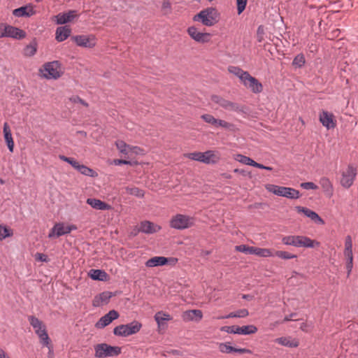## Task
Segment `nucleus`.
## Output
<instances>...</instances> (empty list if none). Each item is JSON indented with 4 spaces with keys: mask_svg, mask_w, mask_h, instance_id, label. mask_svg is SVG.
<instances>
[{
    "mask_svg": "<svg viewBox=\"0 0 358 358\" xmlns=\"http://www.w3.org/2000/svg\"><path fill=\"white\" fill-rule=\"evenodd\" d=\"M70 101L73 103H80L84 106H87V103L78 96H73L71 97Z\"/></svg>",
    "mask_w": 358,
    "mask_h": 358,
    "instance_id": "obj_55",
    "label": "nucleus"
},
{
    "mask_svg": "<svg viewBox=\"0 0 358 358\" xmlns=\"http://www.w3.org/2000/svg\"><path fill=\"white\" fill-rule=\"evenodd\" d=\"M154 318L159 329H164L166 327L165 322L172 320L171 316L164 311H158L155 315Z\"/></svg>",
    "mask_w": 358,
    "mask_h": 358,
    "instance_id": "obj_23",
    "label": "nucleus"
},
{
    "mask_svg": "<svg viewBox=\"0 0 358 358\" xmlns=\"http://www.w3.org/2000/svg\"><path fill=\"white\" fill-rule=\"evenodd\" d=\"M306 62L305 57L303 54L297 55L293 59L292 64L296 67H301Z\"/></svg>",
    "mask_w": 358,
    "mask_h": 358,
    "instance_id": "obj_43",
    "label": "nucleus"
},
{
    "mask_svg": "<svg viewBox=\"0 0 358 358\" xmlns=\"http://www.w3.org/2000/svg\"><path fill=\"white\" fill-rule=\"evenodd\" d=\"M344 246L343 255L345 259L353 258L352 240L350 235L345 236Z\"/></svg>",
    "mask_w": 358,
    "mask_h": 358,
    "instance_id": "obj_30",
    "label": "nucleus"
},
{
    "mask_svg": "<svg viewBox=\"0 0 358 358\" xmlns=\"http://www.w3.org/2000/svg\"><path fill=\"white\" fill-rule=\"evenodd\" d=\"M76 170L78 171L81 174H83L84 176H91V177H94V176H96V172L93 169L86 166L85 165L79 164Z\"/></svg>",
    "mask_w": 358,
    "mask_h": 358,
    "instance_id": "obj_36",
    "label": "nucleus"
},
{
    "mask_svg": "<svg viewBox=\"0 0 358 358\" xmlns=\"http://www.w3.org/2000/svg\"><path fill=\"white\" fill-rule=\"evenodd\" d=\"M219 350L222 353L229 354L234 350V347L229 345V343H222L219 345Z\"/></svg>",
    "mask_w": 358,
    "mask_h": 358,
    "instance_id": "obj_44",
    "label": "nucleus"
},
{
    "mask_svg": "<svg viewBox=\"0 0 358 358\" xmlns=\"http://www.w3.org/2000/svg\"><path fill=\"white\" fill-rule=\"evenodd\" d=\"M87 203L96 210H109L112 209L110 205L97 199L89 198L87 199Z\"/></svg>",
    "mask_w": 358,
    "mask_h": 358,
    "instance_id": "obj_22",
    "label": "nucleus"
},
{
    "mask_svg": "<svg viewBox=\"0 0 358 358\" xmlns=\"http://www.w3.org/2000/svg\"><path fill=\"white\" fill-rule=\"evenodd\" d=\"M234 159L243 164L249 165L254 166L255 161L249 157L243 155L241 154H237L234 156Z\"/></svg>",
    "mask_w": 358,
    "mask_h": 358,
    "instance_id": "obj_35",
    "label": "nucleus"
},
{
    "mask_svg": "<svg viewBox=\"0 0 358 358\" xmlns=\"http://www.w3.org/2000/svg\"><path fill=\"white\" fill-rule=\"evenodd\" d=\"M71 29L67 26L59 27L56 29L55 38L58 42L65 41L71 34Z\"/></svg>",
    "mask_w": 358,
    "mask_h": 358,
    "instance_id": "obj_27",
    "label": "nucleus"
},
{
    "mask_svg": "<svg viewBox=\"0 0 358 358\" xmlns=\"http://www.w3.org/2000/svg\"><path fill=\"white\" fill-rule=\"evenodd\" d=\"M36 259L40 262H46L48 261L47 255L43 253L37 252L35 255Z\"/></svg>",
    "mask_w": 358,
    "mask_h": 358,
    "instance_id": "obj_56",
    "label": "nucleus"
},
{
    "mask_svg": "<svg viewBox=\"0 0 358 358\" xmlns=\"http://www.w3.org/2000/svg\"><path fill=\"white\" fill-rule=\"evenodd\" d=\"M202 163L205 164H216L220 160V154L215 150H207L203 152Z\"/></svg>",
    "mask_w": 358,
    "mask_h": 358,
    "instance_id": "obj_17",
    "label": "nucleus"
},
{
    "mask_svg": "<svg viewBox=\"0 0 358 358\" xmlns=\"http://www.w3.org/2000/svg\"><path fill=\"white\" fill-rule=\"evenodd\" d=\"M310 327L309 324L306 323V322H303L301 324V327H300V329L303 331H308V328Z\"/></svg>",
    "mask_w": 358,
    "mask_h": 358,
    "instance_id": "obj_59",
    "label": "nucleus"
},
{
    "mask_svg": "<svg viewBox=\"0 0 358 358\" xmlns=\"http://www.w3.org/2000/svg\"><path fill=\"white\" fill-rule=\"evenodd\" d=\"M249 315V312L247 309L243 308L240 309L236 312L230 313L229 315L226 316H223L221 318H231V317H245Z\"/></svg>",
    "mask_w": 358,
    "mask_h": 358,
    "instance_id": "obj_38",
    "label": "nucleus"
},
{
    "mask_svg": "<svg viewBox=\"0 0 358 358\" xmlns=\"http://www.w3.org/2000/svg\"><path fill=\"white\" fill-rule=\"evenodd\" d=\"M356 175V169L352 166H348L346 171L342 174L341 180V185L345 188H349L353 184Z\"/></svg>",
    "mask_w": 358,
    "mask_h": 358,
    "instance_id": "obj_14",
    "label": "nucleus"
},
{
    "mask_svg": "<svg viewBox=\"0 0 358 358\" xmlns=\"http://www.w3.org/2000/svg\"><path fill=\"white\" fill-rule=\"evenodd\" d=\"M89 275L92 280L100 281L106 280L108 276L104 271L100 269H91Z\"/></svg>",
    "mask_w": 358,
    "mask_h": 358,
    "instance_id": "obj_32",
    "label": "nucleus"
},
{
    "mask_svg": "<svg viewBox=\"0 0 358 358\" xmlns=\"http://www.w3.org/2000/svg\"><path fill=\"white\" fill-rule=\"evenodd\" d=\"M273 255H275L276 257L282 259H291L296 258L297 256L296 255L291 254L288 252L285 251H275V254Z\"/></svg>",
    "mask_w": 358,
    "mask_h": 358,
    "instance_id": "obj_41",
    "label": "nucleus"
},
{
    "mask_svg": "<svg viewBox=\"0 0 358 358\" xmlns=\"http://www.w3.org/2000/svg\"><path fill=\"white\" fill-rule=\"evenodd\" d=\"M25 36L26 33L22 29L6 23H0V38L8 37L20 40Z\"/></svg>",
    "mask_w": 358,
    "mask_h": 358,
    "instance_id": "obj_6",
    "label": "nucleus"
},
{
    "mask_svg": "<svg viewBox=\"0 0 358 358\" xmlns=\"http://www.w3.org/2000/svg\"><path fill=\"white\" fill-rule=\"evenodd\" d=\"M229 71L235 75L236 76H237L240 79L241 83L249 74L248 71H243L242 69L238 66H229Z\"/></svg>",
    "mask_w": 358,
    "mask_h": 358,
    "instance_id": "obj_33",
    "label": "nucleus"
},
{
    "mask_svg": "<svg viewBox=\"0 0 358 358\" xmlns=\"http://www.w3.org/2000/svg\"><path fill=\"white\" fill-rule=\"evenodd\" d=\"M234 125L228 122L218 119L216 128L222 127L227 129H231Z\"/></svg>",
    "mask_w": 358,
    "mask_h": 358,
    "instance_id": "obj_50",
    "label": "nucleus"
},
{
    "mask_svg": "<svg viewBox=\"0 0 358 358\" xmlns=\"http://www.w3.org/2000/svg\"><path fill=\"white\" fill-rule=\"evenodd\" d=\"M266 189L269 192H271L275 195L286 197L290 199H296L300 197L299 192L292 187H287L273 184H268L266 186Z\"/></svg>",
    "mask_w": 358,
    "mask_h": 358,
    "instance_id": "obj_4",
    "label": "nucleus"
},
{
    "mask_svg": "<svg viewBox=\"0 0 358 358\" xmlns=\"http://www.w3.org/2000/svg\"><path fill=\"white\" fill-rule=\"evenodd\" d=\"M193 20L201 22L205 26L211 27L218 22L219 14L215 8L209 7L195 15Z\"/></svg>",
    "mask_w": 358,
    "mask_h": 358,
    "instance_id": "obj_3",
    "label": "nucleus"
},
{
    "mask_svg": "<svg viewBox=\"0 0 358 358\" xmlns=\"http://www.w3.org/2000/svg\"><path fill=\"white\" fill-rule=\"evenodd\" d=\"M253 249H254V247L248 246V245H243V244L236 246V251H238V252H243V253H245V254L252 255L253 254V252H252Z\"/></svg>",
    "mask_w": 358,
    "mask_h": 358,
    "instance_id": "obj_46",
    "label": "nucleus"
},
{
    "mask_svg": "<svg viewBox=\"0 0 358 358\" xmlns=\"http://www.w3.org/2000/svg\"><path fill=\"white\" fill-rule=\"evenodd\" d=\"M183 318L186 320H194V315L188 314V311H186L184 313Z\"/></svg>",
    "mask_w": 358,
    "mask_h": 358,
    "instance_id": "obj_58",
    "label": "nucleus"
},
{
    "mask_svg": "<svg viewBox=\"0 0 358 358\" xmlns=\"http://www.w3.org/2000/svg\"><path fill=\"white\" fill-rule=\"evenodd\" d=\"M275 342L282 346L289 348H297L299 345L296 339H291L290 337H280L275 340Z\"/></svg>",
    "mask_w": 358,
    "mask_h": 358,
    "instance_id": "obj_29",
    "label": "nucleus"
},
{
    "mask_svg": "<svg viewBox=\"0 0 358 358\" xmlns=\"http://www.w3.org/2000/svg\"><path fill=\"white\" fill-rule=\"evenodd\" d=\"M119 317V313L115 310H110L105 315L101 317L95 324V327L97 329H103L110 324L113 320H116Z\"/></svg>",
    "mask_w": 358,
    "mask_h": 358,
    "instance_id": "obj_15",
    "label": "nucleus"
},
{
    "mask_svg": "<svg viewBox=\"0 0 358 358\" xmlns=\"http://www.w3.org/2000/svg\"><path fill=\"white\" fill-rule=\"evenodd\" d=\"M221 331L227 332L229 334L250 335L255 334L257 331V328L252 324L243 327L233 325L222 327L221 328Z\"/></svg>",
    "mask_w": 358,
    "mask_h": 358,
    "instance_id": "obj_10",
    "label": "nucleus"
},
{
    "mask_svg": "<svg viewBox=\"0 0 358 358\" xmlns=\"http://www.w3.org/2000/svg\"><path fill=\"white\" fill-rule=\"evenodd\" d=\"M201 117L206 123H208L216 128L218 119H216L212 115L210 114H203L201 116Z\"/></svg>",
    "mask_w": 358,
    "mask_h": 358,
    "instance_id": "obj_42",
    "label": "nucleus"
},
{
    "mask_svg": "<svg viewBox=\"0 0 358 358\" xmlns=\"http://www.w3.org/2000/svg\"><path fill=\"white\" fill-rule=\"evenodd\" d=\"M159 229L158 226L149 221L141 222L139 227V231L145 234H152L157 232Z\"/></svg>",
    "mask_w": 358,
    "mask_h": 358,
    "instance_id": "obj_28",
    "label": "nucleus"
},
{
    "mask_svg": "<svg viewBox=\"0 0 358 358\" xmlns=\"http://www.w3.org/2000/svg\"><path fill=\"white\" fill-rule=\"evenodd\" d=\"M248 0H236L238 13L240 15L245 8Z\"/></svg>",
    "mask_w": 358,
    "mask_h": 358,
    "instance_id": "obj_51",
    "label": "nucleus"
},
{
    "mask_svg": "<svg viewBox=\"0 0 358 358\" xmlns=\"http://www.w3.org/2000/svg\"><path fill=\"white\" fill-rule=\"evenodd\" d=\"M113 294L110 292H104L95 296L92 304L95 307H99L102 306L103 303H107L110 299L112 297Z\"/></svg>",
    "mask_w": 358,
    "mask_h": 358,
    "instance_id": "obj_26",
    "label": "nucleus"
},
{
    "mask_svg": "<svg viewBox=\"0 0 358 358\" xmlns=\"http://www.w3.org/2000/svg\"><path fill=\"white\" fill-rule=\"evenodd\" d=\"M282 243L285 245L305 248H313L320 245L318 241L305 236H285L282 238Z\"/></svg>",
    "mask_w": 358,
    "mask_h": 358,
    "instance_id": "obj_2",
    "label": "nucleus"
},
{
    "mask_svg": "<svg viewBox=\"0 0 358 358\" xmlns=\"http://www.w3.org/2000/svg\"><path fill=\"white\" fill-rule=\"evenodd\" d=\"M115 164H129L130 162L124 160V159H118L115 161Z\"/></svg>",
    "mask_w": 358,
    "mask_h": 358,
    "instance_id": "obj_61",
    "label": "nucleus"
},
{
    "mask_svg": "<svg viewBox=\"0 0 358 358\" xmlns=\"http://www.w3.org/2000/svg\"><path fill=\"white\" fill-rule=\"evenodd\" d=\"M41 72L43 73V77L49 80H56L62 74L61 65L58 61H53L45 64L43 69H41Z\"/></svg>",
    "mask_w": 358,
    "mask_h": 358,
    "instance_id": "obj_7",
    "label": "nucleus"
},
{
    "mask_svg": "<svg viewBox=\"0 0 358 358\" xmlns=\"http://www.w3.org/2000/svg\"><path fill=\"white\" fill-rule=\"evenodd\" d=\"M127 192L131 195H134L138 197H143L144 196V192L136 187H127Z\"/></svg>",
    "mask_w": 358,
    "mask_h": 358,
    "instance_id": "obj_45",
    "label": "nucleus"
},
{
    "mask_svg": "<svg viewBox=\"0 0 358 358\" xmlns=\"http://www.w3.org/2000/svg\"><path fill=\"white\" fill-rule=\"evenodd\" d=\"M320 185L323 189L324 192L329 195L331 196L333 194V185L329 179L327 177H322L320 179L319 181Z\"/></svg>",
    "mask_w": 358,
    "mask_h": 358,
    "instance_id": "obj_31",
    "label": "nucleus"
},
{
    "mask_svg": "<svg viewBox=\"0 0 358 358\" xmlns=\"http://www.w3.org/2000/svg\"><path fill=\"white\" fill-rule=\"evenodd\" d=\"M187 32L189 36L197 43H206L209 42L211 38L210 34L199 31L197 28L194 26L188 27Z\"/></svg>",
    "mask_w": 358,
    "mask_h": 358,
    "instance_id": "obj_12",
    "label": "nucleus"
},
{
    "mask_svg": "<svg viewBox=\"0 0 358 358\" xmlns=\"http://www.w3.org/2000/svg\"><path fill=\"white\" fill-rule=\"evenodd\" d=\"M69 164H71L75 169H76L79 163L73 158H71V161L69 162Z\"/></svg>",
    "mask_w": 358,
    "mask_h": 358,
    "instance_id": "obj_60",
    "label": "nucleus"
},
{
    "mask_svg": "<svg viewBox=\"0 0 358 358\" xmlns=\"http://www.w3.org/2000/svg\"><path fill=\"white\" fill-rule=\"evenodd\" d=\"M296 209L299 213H303L307 217L310 218L315 223L320 224H324V220L315 211L302 206H296Z\"/></svg>",
    "mask_w": 358,
    "mask_h": 358,
    "instance_id": "obj_19",
    "label": "nucleus"
},
{
    "mask_svg": "<svg viewBox=\"0 0 358 358\" xmlns=\"http://www.w3.org/2000/svg\"><path fill=\"white\" fill-rule=\"evenodd\" d=\"M253 254L262 257H273V254L270 249L254 247Z\"/></svg>",
    "mask_w": 358,
    "mask_h": 358,
    "instance_id": "obj_34",
    "label": "nucleus"
},
{
    "mask_svg": "<svg viewBox=\"0 0 358 358\" xmlns=\"http://www.w3.org/2000/svg\"><path fill=\"white\" fill-rule=\"evenodd\" d=\"M345 267L347 270V277H349L353 268V258L346 259Z\"/></svg>",
    "mask_w": 358,
    "mask_h": 358,
    "instance_id": "obj_52",
    "label": "nucleus"
},
{
    "mask_svg": "<svg viewBox=\"0 0 358 358\" xmlns=\"http://www.w3.org/2000/svg\"><path fill=\"white\" fill-rule=\"evenodd\" d=\"M3 131L4 138H5L6 143L7 144L8 148L10 152H13V148H14V142H13L10 129L7 122H5L3 124Z\"/></svg>",
    "mask_w": 358,
    "mask_h": 358,
    "instance_id": "obj_25",
    "label": "nucleus"
},
{
    "mask_svg": "<svg viewBox=\"0 0 358 358\" xmlns=\"http://www.w3.org/2000/svg\"><path fill=\"white\" fill-rule=\"evenodd\" d=\"M28 321L38 337L41 345L48 348V350H52V345L51 344V340L48 336L45 324L34 315L28 316Z\"/></svg>",
    "mask_w": 358,
    "mask_h": 358,
    "instance_id": "obj_1",
    "label": "nucleus"
},
{
    "mask_svg": "<svg viewBox=\"0 0 358 358\" xmlns=\"http://www.w3.org/2000/svg\"><path fill=\"white\" fill-rule=\"evenodd\" d=\"M8 355L6 353V352L0 348V358H8Z\"/></svg>",
    "mask_w": 358,
    "mask_h": 358,
    "instance_id": "obj_64",
    "label": "nucleus"
},
{
    "mask_svg": "<svg viewBox=\"0 0 358 358\" xmlns=\"http://www.w3.org/2000/svg\"><path fill=\"white\" fill-rule=\"evenodd\" d=\"M243 85L255 94H259L262 92V84L250 73L242 82Z\"/></svg>",
    "mask_w": 358,
    "mask_h": 358,
    "instance_id": "obj_13",
    "label": "nucleus"
},
{
    "mask_svg": "<svg viewBox=\"0 0 358 358\" xmlns=\"http://www.w3.org/2000/svg\"><path fill=\"white\" fill-rule=\"evenodd\" d=\"M75 10H69L67 13H60L55 17V22L57 24H64L72 21L75 18Z\"/></svg>",
    "mask_w": 358,
    "mask_h": 358,
    "instance_id": "obj_24",
    "label": "nucleus"
},
{
    "mask_svg": "<svg viewBox=\"0 0 358 358\" xmlns=\"http://www.w3.org/2000/svg\"><path fill=\"white\" fill-rule=\"evenodd\" d=\"M142 327V324L138 321L134 320L127 324H120L113 329V334L115 336L127 337L132 334L138 333Z\"/></svg>",
    "mask_w": 358,
    "mask_h": 358,
    "instance_id": "obj_5",
    "label": "nucleus"
},
{
    "mask_svg": "<svg viewBox=\"0 0 358 358\" xmlns=\"http://www.w3.org/2000/svg\"><path fill=\"white\" fill-rule=\"evenodd\" d=\"M188 314L194 315V320H201L203 317L202 312L200 310H188Z\"/></svg>",
    "mask_w": 358,
    "mask_h": 358,
    "instance_id": "obj_53",
    "label": "nucleus"
},
{
    "mask_svg": "<svg viewBox=\"0 0 358 358\" xmlns=\"http://www.w3.org/2000/svg\"><path fill=\"white\" fill-rule=\"evenodd\" d=\"M76 229L77 227L74 224L65 225L63 222L56 223L50 231L48 237L49 238H57L68 234Z\"/></svg>",
    "mask_w": 358,
    "mask_h": 358,
    "instance_id": "obj_11",
    "label": "nucleus"
},
{
    "mask_svg": "<svg viewBox=\"0 0 358 358\" xmlns=\"http://www.w3.org/2000/svg\"><path fill=\"white\" fill-rule=\"evenodd\" d=\"M59 158L61 160H62V161H64V162H67V163H69V162H70V161H71V157H66V156H64V155H59Z\"/></svg>",
    "mask_w": 358,
    "mask_h": 358,
    "instance_id": "obj_63",
    "label": "nucleus"
},
{
    "mask_svg": "<svg viewBox=\"0 0 358 358\" xmlns=\"http://www.w3.org/2000/svg\"><path fill=\"white\" fill-rule=\"evenodd\" d=\"M75 43L80 47L93 48L96 45L95 38L93 36L79 35L73 37Z\"/></svg>",
    "mask_w": 358,
    "mask_h": 358,
    "instance_id": "obj_16",
    "label": "nucleus"
},
{
    "mask_svg": "<svg viewBox=\"0 0 358 358\" xmlns=\"http://www.w3.org/2000/svg\"><path fill=\"white\" fill-rule=\"evenodd\" d=\"M59 158L61 160H62V161H64V162H67V163H69V162H70V161H71V157H66V156H64V155H59Z\"/></svg>",
    "mask_w": 358,
    "mask_h": 358,
    "instance_id": "obj_62",
    "label": "nucleus"
},
{
    "mask_svg": "<svg viewBox=\"0 0 358 358\" xmlns=\"http://www.w3.org/2000/svg\"><path fill=\"white\" fill-rule=\"evenodd\" d=\"M13 15L16 17H29L33 14V11L31 9L29 12H27V8L25 6H22L19 8H16L13 10Z\"/></svg>",
    "mask_w": 358,
    "mask_h": 358,
    "instance_id": "obj_37",
    "label": "nucleus"
},
{
    "mask_svg": "<svg viewBox=\"0 0 358 358\" xmlns=\"http://www.w3.org/2000/svg\"><path fill=\"white\" fill-rule=\"evenodd\" d=\"M194 223V219L192 217L177 214L171 218L170 226L171 228L182 230L192 227Z\"/></svg>",
    "mask_w": 358,
    "mask_h": 358,
    "instance_id": "obj_9",
    "label": "nucleus"
},
{
    "mask_svg": "<svg viewBox=\"0 0 358 358\" xmlns=\"http://www.w3.org/2000/svg\"><path fill=\"white\" fill-rule=\"evenodd\" d=\"M320 121L327 129H333L336 127L333 114L327 111L323 110L320 114Z\"/></svg>",
    "mask_w": 358,
    "mask_h": 358,
    "instance_id": "obj_20",
    "label": "nucleus"
},
{
    "mask_svg": "<svg viewBox=\"0 0 358 358\" xmlns=\"http://www.w3.org/2000/svg\"><path fill=\"white\" fill-rule=\"evenodd\" d=\"M233 352H238V353H240V354H243V353H249V354H250L252 352H251V350H250L248 349H246V348H234V350H233Z\"/></svg>",
    "mask_w": 358,
    "mask_h": 358,
    "instance_id": "obj_57",
    "label": "nucleus"
},
{
    "mask_svg": "<svg viewBox=\"0 0 358 358\" xmlns=\"http://www.w3.org/2000/svg\"><path fill=\"white\" fill-rule=\"evenodd\" d=\"M301 187L305 189H317V186L313 182H306L301 184Z\"/></svg>",
    "mask_w": 358,
    "mask_h": 358,
    "instance_id": "obj_54",
    "label": "nucleus"
},
{
    "mask_svg": "<svg viewBox=\"0 0 358 358\" xmlns=\"http://www.w3.org/2000/svg\"><path fill=\"white\" fill-rule=\"evenodd\" d=\"M172 260L171 258H168L165 257L161 256H155L149 259L145 262V266L149 268H152L155 266H164L167 264L169 262Z\"/></svg>",
    "mask_w": 358,
    "mask_h": 358,
    "instance_id": "obj_21",
    "label": "nucleus"
},
{
    "mask_svg": "<svg viewBox=\"0 0 358 358\" xmlns=\"http://www.w3.org/2000/svg\"><path fill=\"white\" fill-rule=\"evenodd\" d=\"M162 10L165 15L169 14L171 12V4L169 0H164L162 5Z\"/></svg>",
    "mask_w": 358,
    "mask_h": 358,
    "instance_id": "obj_49",
    "label": "nucleus"
},
{
    "mask_svg": "<svg viewBox=\"0 0 358 358\" xmlns=\"http://www.w3.org/2000/svg\"><path fill=\"white\" fill-rule=\"evenodd\" d=\"M211 100L213 103L218 104L220 107L229 110H236L238 109L237 105L230 101L226 100L222 97L217 95H213Z\"/></svg>",
    "mask_w": 358,
    "mask_h": 358,
    "instance_id": "obj_18",
    "label": "nucleus"
},
{
    "mask_svg": "<svg viewBox=\"0 0 358 358\" xmlns=\"http://www.w3.org/2000/svg\"><path fill=\"white\" fill-rule=\"evenodd\" d=\"M95 357L103 358L117 356L121 353V348L117 346H111L106 343L98 344L94 347Z\"/></svg>",
    "mask_w": 358,
    "mask_h": 358,
    "instance_id": "obj_8",
    "label": "nucleus"
},
{
    "mask_svg": "<svg viewBox=\"0 0 358 358\" xmlns=\"http://www.w3.org/2000/svg\"><path fill=\"white\" fill-rule=\"evenodd\" d=\"M11 236H13L12 229L4 225L0 224V241Z\"/></svg>",
    "mask_w": 358,
    "mask_h": 358,
    "instance_id": "obj_40",
    "label": "nucleus"
},
{
    "mask_svg": "<svg viewBox=\"0 0 358 358\" xmlns=\"http://www.w3.org/2000/svg\"><path fill=\"white\" fill-rule=\"evenodd\" d=\"M115 145H116L117 148L118 149V150L120 152L124 153V154L128 153V148H129V146L126 143H124L123 141H117L115 143Z\"/></svg>",
    "mask_w": 358,
    "mask_h": 358,
    "instance_id": "obj_48",
    "label": "nucleus"
},
{
    "mask_svg": "<svg viewBox=\"0 0 358 358\" xmlns=\"http://www.w3.org/2000/svg\"><path fill=\"white\" fill-rule=\"evenodd\" d=\"M37 51V45L36 42H32L27 45L24 49V55L27 57L34 56Z\"/></svg>",
    "mask_w": 358,
    "mask_h": 358,
    "instance_id": "obj_39",
    "label": "nucleus"
},
{
    "mask_svg": "<svg viewBox=\"0 0 358 358\" xmlns=\"http://www.w3.org/2000/svg\"><path fill=\"white\" fill-rule=\"evenodd\" d=\"M203 155L202 152H194L187 154L186 157L189 159L202 162Z\"/></svg>",
    "mask_w": 358,
    "mask_h": 358,
    "instance_id": "obj_47",
    "label": "nucleus"
}]
</instances>
